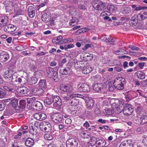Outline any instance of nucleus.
I'll return each instance as SVG.
<instances>
[{"mask_svg":"<svg viewBox=\"0 0 147 147\" xmlns=\"http://www.w3.org/2000/svg\"><path fill=\"white\" fill-rule=\"evenodd\" d=\"M79 103V101L76 98L70 99L69 102V109L71 111L72 114H76V110L77 109V106Z\"/></svg>","mask_w":147,"mask_h":147,"instance_id":"1","label":"nucleus"},{"mask_svg":"<svg viewBox=\"0 0 147 147\" xmlns=\"http://www.w3.org/2000/svg\"><path fill=\"white\" fill-rule=\"evenodd\" d=\"M92 6L97 11H104L106 9L105 3L100 0H95L92 3Z\"/></svg>","mask_w":147,"mask_h":147,"instance_id":"2","label":"nucleus"},{"mask_svg":"<svg viewBox=\"0 0 147 147\" xmlns=\"http://www.w3.org/2000/svg\"><path fill=\"white\" fill-rule=\"evenodd\" d=\"M123 109H120V107L118 108V113H120L122 111L123 114L126 115H131L133 111V109L131 107V105L129 104H126L123 107Z\"/></svg>","mask_w":147,"mask_h":147,"instance_id":"3","label":"nucleus"},{"mask_svg":"<svg viewBox=\"0 0 147 147\" xmlns=\"http://www.w3.org/2000/svg\"><path fill=\"white\" fill-rule=\"evenodd\" d=\"M40 128L43 131L48 132L51 130L52 127L51 124L49 122L43 121L40 124Z\"/></svg>","mask_w":147,"mask_h":147,"instance_id":"4","label":"nucleus"},{"mask_svg":"<svg viewBox=\"0 0 147 147\" xmlns=\"http://www.w3.org/2000/svg\"><path fill=\"white\" fill-rule=\"evenodd\" d=\"M51 117L52 121L56 123H59L63 121V117L59 112L53 114Z\"/></svg>","mask_w":147,"mask_h":147,"instance_id":"5","label":"nucleus"},{"mask_svg":"<svg viewBox=\"0 0 147 147\" xmlns=\"http://www.w3.org/2000/svg\"><path fill=\"white\" fill-rule=\"evenodd\" d=\"M78 88L79 91L83 92H88L90 90L89 86L86 83H81L78 84Z\"/></svg>","mask_w":147,"mask_h":147,"instance_id":"6","label":"nucleus"},{"mask_svg":"<svg viewBox=\"0 0 147 147\" xmlns=\"http://www.w3.org/2000/svg\"><path fill=\"white\" fill-rule=\"evenodd\" d=\"M67 147H77L78 142L77 140L74 138H70L67 140L66 142Z\"/></svg>","mask_w":147,"mask_h":147,"instance_id":"7","label":"nucleus"},{"mask_svg":"<svg viewBox=\"0 0 147 147\" xmlns=\"http://www.w3.org/2000/svg\"><path fill=\"white\" fill-rule=\"evenodd\" d=\"M32 93L36 95H40L43 94L44 90L42 88L39 87H35L31 90Z\"/></svg>","mask_w":147,"mask_h":147,"instance_id":"8","label":"nucleus"},{"mask_svg":"<svg viewBox=\"0 0 147 147\" xmlns=\"http://www.w3.org/2000/svg\"><path fill=\"white\" fill-rule=\"evenodd\" d=\"M86 107L88 110H91L94 106V101L92 98H87L86 99Z\"/></svg>","mask_w":147,"mask_h":147,"instance_id":"9","label":"nucleus"},{"mask_svg":"<svg viewBox=\"0 0 147 147\" xmlns=\"http://www.w3.org/2000/svg\"><path fill=\"white\" fill-rule=\"evenodd\" d=\"M116 83H117V85L115 87V88L118 90H121L124 88L125 82L124 81H122L121 80H119L118 79L115 80L113 84Z\"/></svg>","mask_w":147,"mask_h":147,"instance_id":"10","label":"nucleus"},{"mask_svg":"<svg viewBox=\"0 0 147 147\" xmlns=\"http://www.w3.org/2000/svg\"><path fill=\"white\" fill-rule=\"evenodd\" d=\"M105 89V88L103 87V85L102 84H95L93 86V90L95 91L98 92L102 93Z\"/></svg>","mask_w":147,"mask_h":147,"instance_id":"11","label":"nucleus"},{"mask_svg":"<svg viewBox=\"0 0 147 147\" xmlns=\"http://www.w3.org/2000/svg\"><path fill=\"white\" fill-rule=\"evenodd\" d=\"M16 29V26L12 24H8L5 26L4 28V30L8 33L14 32Z\"/></svg>","mask_w":147,"mask_h":147,"instance_id":"12","label":"nucleus"},{"mask_svg":"<svg viewBox=\"0 0 147 147\" xmlns=\"http://www.w3.org/2000/svg\"><path fill=\"white\" fill-rule=\"evenodd\" d=\"M139 16H138V15H134L131 18L130 21V25L132 26H136L139 20Z\"/></svg>","mask_w":147,"mask_h":147,"instance_id":"13","label":"nucleus"},{"mask_svg":"<svg viewBox=\"0 0 147 147\" xmlns=\"http://www.w3.org/2000/svg\"><path fill=\"white\" fill-rule=\"evenodd\" d=\"M52 98L53 102H54L55 105L59 107H60L62 105L61 100L59 96H52Z\"/></svg>","mask_w":147,"mask_h":147,"instance_id":"14","label":"nucleus"},{"mask_svg":"<svg viewBox=\"0 0 147 147\" xmlns=\"http://www.w3.org/2000/svg\"><path fill=\"white\" fill-rule=\"evenodd\" d=\"M34 117L37 120L42 121L45 119L47 117V116L45 114L42 113H36L34 115Z\"/></svg>","mask_w":147,"mask_h":147,"instance_id":"15","label":"nucleus"},{"mask_svg":"<svg viewBox=\"0 0 147 147\" xmlns=\"http://www.w3.org/2000/svg\"><path fill=\"white\" fill-rule=\"evenodd\" d=\"M9 19L7 16L0 17V26L3 27L8 23Z\"/></svg>","mask_w":147,"mask_h":147,"instance_id":"16","label":"nucleus"},{"mask_svg":"<svg viewBox=\"0 0 147 147\" xmlns=\"http://www.w3.org/2000/svg\"><path fill=\"white\" fill-rule=\"evenodd\" d=\"M71 67L69 65L62 70H61L60 73L62 75H67L71 72Z\"/></svg>","mask_w":147,"mask_h":147,"instance_id":"17","label":"nucleus"},{"mask_svg":"<svg viewBox=\"0 0 147 147\" xmlns=\"http://www.w3.org/2000/svg\"><path fill=\"white\" fill-rule=\"evenodd\" d=\"M16 90L17 92L20 94H26L28 91V89L24 86L19 87Z\"/></svg>","mask_w":147,"mask_h":147,"instance_id":"18","label":"nucleus"},{"mask_svg":"<svg viewBox=\"0 0 147 147\" xmlns=\"http://www.w3.org/2000/svg\"><path fill=\"white\" fill-rule=\"evenodd\" d=\"M14 5V3L13 1H6L5 3V6L6 10H12Z\"/></svg>","mask_w":147,"mask_h":147,"instance_id":"19","label":"nucleus"},{"mask_svg":"<svg viewBox=\"0 0 147 147\" xmlns=\"http://www.w3.org/2000/svg\"><path fill=\"white\" fill-rule=\"evenodd\" d=\"M60 89L64 92H70L72 90L71 87L69 85H64L61 84L60 85Z\"/></svg>","mask_w":147,"mask_h":147,"instance_id":"20","label":"nucleus"},{"mask_svg":"<svg viewBox=\"0 0 147 147\" xmlns=\"http://www.w3.org/2000/svg\"><path fill=\"white\" fill-rule=\"evenodd\" d=\"M28 14L29 17L33 18L35 15V8L33 6H29L28 9Z\"/></svg>","mask_w":147,"mask_h":147,"instance_id":"21","label":"nucleus"},{"mask_svg":"<svg viewBox=\"0 0 147 147\" xmlns=\"http://www.w3.org/2000/svg\"><path fill=\"white\" fill-rule=\"evenodd\" d=\"M51 17V14L47 12L42 15V20L43 21L47 22L50 20Z\"/></svg>","mask_w":147,"mask_h":147,"instance_id":"22","label":"nucleus"},{"mask_svg":"<svg viewBox=\"0 0 147 147\" xmlns=\"http://www.w3.org/2000/svg\"><path fill=\"white\" fill-rule=\"evenodd\" d=\"M82 69V73L87 74L92 71V68L91 66L88 65L84 67Z\"/></svg>","mask_w":147,"mask_h":147,"instance_id":"23","label":"nucleus"},{"mask_svg":"<svg viewBox=\"0 0 147 147\" xmlns=\"http://www.w3.org/2000/svg\"><path fill=\"white\" fill-rule=\"evenodd\" d=\"M18 99L17 98H14L12 100H11V103L12 107L17 110H19V109L18 103Z\"/></svg>","mask_w":147,"mask_h":147,"instance_id":"24","label":"nucleus"},{"mask_svg":"<svg viewBox=\"0 0 147 147\" xmlns=\"http://www.w3.org/2000/svg\"><path fill=\"white\" fill-rule=\"evenodd\" d=\"M25 144L27 147H32L34 144V141L31 138H28L26 140Z\"/></svg>","mask_w":147,"mask_h":147,"instance_id":"25","label":"nucleus"},{"mask_svg":"<svg viewBox=\"0 0 147 147\" xmlns=\"http://www.w3.org/2000/svg\"><path fill=\"white\" fill-rule=\"evenodd\" d=\"M9 55L7 53L0 55V60L3 62H5L7 61L9 59Z\"/></svg>","mask_w":147,"mask_h":147,"instance_id":"26","label":"nucleus"},{"mask_svg":"<svg viewBox=\"0 0 147 147\" xmlns=\"http://www.w3.org/2000/svg\"><path fill=\"white\" fill-rule=\"evenodd\" d=\"M33 105L37 110H40L42 109V104L40 102L38 101H36L34 103Z\"/></svg>","mask_w":147,"mask_h":147,"instance_id":"27","label":"nucleus"},{"mask_svg":"<svg viewBox=\"0 0 147 147\" xmlns=\"http://www.w3.org/2000/svg\"><path fill=\"white\" fill-rule=\"evenodd\" d=\"M97 138L94 137H92L90 138V141L88 142V144L92 147L94 146L97 142Z\"/></svg>","mask_w":147,"mask_h":147,"instance_id":"28","label":"nucleus"},{"mask_svg":"<svg viewBox=\"0 0 147 147\" xmlns=\"http://www.w3.org/2000/svg\"><path fill=\"white\" fill-rule=\"evenodd\" d=\"M26 106V101L24 100H20L19 102V110H21L22 111L25 109Z\"/></svg>","mask_w":147,"mask_h":147,"instance_id":"29","label":"nucleus"},{"mask_svg":"<svg viewBox=\"0 0 147 147\" xmlns=\"http://www.w3.org/2000/svg\"><path fill=\"white\" fill-rule=\"evenodd\" d=\"M138 78L140 80H143L145 78V73L141 71H139L136 73Z\"/></svg>","mask_w":147,"mask_h":147,"instance_id":"30","label":"nucleus"},{"mask_svg":"<svg viewBox=\"0 0 147 147\" xmlns=\"http://www.w3.org/2000/svg\"><path fill=\"white\" fill-rule=\"evenodd\" d=\"M45 103L46 105H50L53 102L52 96L47 97L44 100Z\"/></svg>","mask_w":147,"mask_h":147,"instance_id":"31","label":"nucleus"},{"mask_svg":"<svg viewBox=\"0 0 147 147\" xmlns=\"http://www.w3.org/2000/svg\"><path fill=\"white\" fill-rule=\"evenodd\" d=\"M38 84L39 87L43 88V89L47 86L46 80H40Z\"/></svg>","mask_w":147,"mask_h":147,"instance_id":"32","label":"nucleus"},{"mask_svg":"<svg viewBox=\"0 0 147 147\" xmlns=\"http://www.w3.org/2000/svg\"><path fill=\"white\" fill-rule=\"evenodd\" d=\"M96 144L98 146L101 147H106L105 145L106 144V142L105 140L103 139H100L97 140Z\"/></svg>","mask_w":147,"mask_h":147,"instance_id":"33","label":"nucleus"},{"mask_svg":"<svg viewBox=\"0 0 147 147\" xmlns=\"http://www.w3.org/2000/svg\"><path fill=\"white\" fill-rule=\"evenodd\" d=\"M116 40V38H113L112 37L109 36L107 37V40H106V42L108 43L110 45H114Z\"/></svg>","mask_w":147,"mask_h":147,"instance_id":"34","label":"nucleus"},{"mask_svg":"<svg viewBox=\"0 0 147 147\" xmlns=\"http://www.w3.org/2000/svg\"><path fill=\"white\" fill-rule=\"evenodd\" d=\"M138 16H139L140 20H143L147 19V11H145L142 13H139L138 14Z\"/></svg>","mask_w":147,"mask_h":147,"instance_id":"35","label":"nucleus"},{"mask_svg":"<svg viewBox=\"0 0 147 147\" xmlns=\"http://www.w3.org/2000/svg\"><path fill=\"white\" fill-rule=\"evenodd\" d=\"M22 80L20 78H17L15 75L13 76V85L15 84H18L21 82Z\"/></svg>","mask_w":147,"mask_h":147,"instance_id":"36","label":"nucleus"},{"mask_svg":"<svg viewBox=\"0 0 147 147\" xmlns=\"http://www.w3.org/2000/svg\"><path fill=\"white\" fill-rule=\"evenodd\" d=\"M37 80L36 78L32 77L28 80V82L29 84H35L37 82Z\"/></svg>","mask_w":147,"mask_h":147,"instance_id":"37","label":"nucleus"},{"mask_svg":"<svg viewBox=\"0 0 147 147\" xmlns=\"http://www.w3.org/2000/svg\"><path fill=\"white\" fill-rule=\"evenodd\" d=\"M136 111L137 114L142 116L144 113V110L143 108L139 106L136 109Z\"/></svg>","mask_w":147,"mask_h":147,"instance_id":"38","label":"nucleus"},{"mask_svg":"<svg viewBox=\"0 0 147 147\" xmlns=\"http://www.w3.org/2000/svg\"><path fill=\"white\" fill-rule=\"evenodd\" d=\"M107 9L112 13H114L116 10V8L115 5H110L108 6Z\"/></svg>","mask_w":147,"mask_h":147,"instance_id":"39","label":"nucleus"},{"mask_svg":"<svg viewBox=\"0 0 147 147\" xmlns=\"http://www.w3.org/2000/svg\"><path fill=\"white\" fill-rule=\"evenodd\" d=\"M33 125H31L30 126V132L32 135H36L37 133V130L34 127Z\"/></svg>","mask_w":147,"mask_h":147,"instance_id":"40","label":"nucleus"},{"mask_svg":"<svg viewBox=\"0 0 147 147\" xmlns=\"http://www.w3.org/2000/svg\"><path fill=\"white\" fill-rule=\"evenodd\" d=\"M3 77L5 79L10 78L12 76L10 72V71L9 70L6 71L3 75Z\"/></svg>","mask_w":147,"mask_h":147,"instance_id":"41","label":"nucleus"},{"mask_svg":"<svg viewBox=\"0 0 147 147\" xmlns=\"http://www.w3.org/2000/svg\"><path fill=\"white\" fill-rule=\"evenodd\" d=\"M53 69L51 67H49L47 69V72L48 76H51L54 73Z\"/></svg>","mask_w":147,"mask_h":147,"instance_id":"42","label":"nucleus"},{"mask_svg":"<svg viewBox=\"0 0 147 147\" xmlns=\"http://www.w3.org/2000/svg\"><path fill=\"white\" fill-rule=\"evenodd\" d=\"M13 75L10 78L5 79L6 82L10 84H13Z\"/></svg>","mask_w":147,"mask_h":147,"instance_id":"43","label":"nucleus"},{"mask_svg":"<svg viewBox=\"0 0 147 147\" xmlns=\"http://www.w3.org/2000/svg\"><path fill=\"white\" fill-rule=\"evenodd\" d=\"M78 22V20L76 18H73L72 20L69 22L70 25L71 26H73L76 24H77Z\"/></svg>","mask_w":147,"mask_h":147,"instance_id":"44","label":"nucleus"},{"mask_svg":"<svg viewBox=\"0 0 147 147\" xmlns=\"http://www.w3.org/2000/svg\"><path fill=\"white\" fill-rule=\"evenodd\" d=\"M131 12L130 8L129 7H126L124 9L123 13V14L127 15Z\"/></svg>","mask_w":147,"mask_h":147,"instance_id":"45","label":"nucleus"},{"mask_svg":"<svg viewBox=\"0 0 147 147\" xmlns=\"http://www.w3.org/2000/svg\"><path fill=\"white\" fill-rule=\"evenodd\" d=\"M103 112L105 115H111L112 114V111L111 109L106 108L103 110Z\"/></svg>","mask_w":147,"mask_h":147,"instance_id":"46","label":"nucleus"},{"mask_svg":"<svg viewBox=\"0 0 147 147\" xmlns=\"http://www.w3.org/2000/svg\"><path fill=\"white\" fill-rule=\"evenodd\" d=\"M44 137L46 140H51L53 138L52 136L50 134H45Z\"/></svg>","mask_w":147,"mask_h":147,"instance_id":"47","label":"nucleus"},{"mask_svg":"<svg viewBox=\"0 0 147 147\" xmlns=\"http://www.w3.org/2000/svg\"><path fill=\"white\" fill-rule=\"evenodd\" d=\"M3 88L5 90L12 92H13L15 91V89L11 88L9 87L6 86H3Z\"/></svg>","mask_w":147,"mask_h":147,"instance_id":"48","label":"nucleus"},{"mask_svg":"<svg viewBox=\"0 0 147 147\" xmlns=\"http://www.w3.org/2000/svg\"><path fill=\"white\" fill-rule=\"evenodd\" d=\"M74 47V45L72 44L69 45L66 44L64 45L65 50V51L67 50V49H71Z\"/></svg>","mask_w":147,"mask_h":147,"instance_id":"49","label":"nucleus"},{"mask_svg":"<svg viewBox=\"0 0 147 147\" xmlns=\"http://www.w3.org/2000/svg\"><path fill=\"white\" fill-rule=\"evenodd\" d=\"M52 76H53V79L57 81L58 80V77L57 72L54 71Z\"/></svg>","mask_w":147,"mask_h":147,"instance_id":"50","label":"nucleus"},{"mask_svg":"<svg viewBox=\"0 0 147 147\" xmlns=\"http://www.w3.org/2000/svg\"><path fill=\"white\" fill-rule=\"evenodd\" d=\"M142 142L145 145L147 146V136H144L143 137Z\"/></svg>","mask_w":147,"mask_h":147,"instance_id":"51","label":"nucleus"},{"mask_svg":"<svg viewBox=\"0 0 147 147\" xmlns=\"http://www.w3.org/2000/svg\"><path fill=\"white\" fill-rule=\"evenodd\" d=\"M110 15V13L109 12L107 11L102 12L100 14L101 16L103 17L105 16L106 15L109 16Z\"/></svg>","mask_w":147,"mask_h":147,"instance_id":"52","label":"nucleus"},{"mask_svg":"<svg viewBox=\"0 0 147 147\" xmlns=\"http://www.w3.org/2000/svg\"><path fill=\"white\" fill-rule=\"evenodd\" d=\"M114 85H113V84H109V90L110 91H113L114 90V87L113 86H115V85H116V84H114Z\"/></svg>","mask_w":147,"mask_h":147,"instance_id":"53","label":"nucleus"},{"mask_svg":"<svg viewBox=\"0 0 147 147\" xmlns=\"http://www.w3.org/2000/svg\"><path fill=\"white\" fill-rule=\"evenodd\" d=\"M6 96V94L3 92L2 90L0 89V98H3Z\"/></svg>","mask_w":147,"mask_h":147,"instance_id":"54","label":"nucleus"},{"mask_svg":"<svg viewBox=\"0 0 147 147\" xmlns=\"http://www.w3.org/2000/svg\"><path fill=\"white\" fill-rule=\"evenodd\" d=\"M77 97L81 98L83 99H85L86 98V96L85 94L83 95L80 94H77Z\"/></svg>","mask_w":147,"mask_h":147,"instance_id":"55","label":"nucleus"},{"mask_svg":"<svg viewBox=\"0 0 147 147\" xmlns=\"http://www.w3.org/2000/svg\"><path fill=\"white\" fill-rule=\"evenodd\" d=\"M146 117L145 116H143L142 117H140V118L141 119H142V121L140 123L142 125H143L145 124V123L147 122V121H145V117Z\"/></svg>","mask_w":147,"mask_h":147,"instance_id":"56","label":"nucleus"},{"mask_svg":"<svg viewBox=\"0 0 147 147\" xmlns=\"http://www.w3.org/2000/svg\"><path fill=\"white\" fill-rule=\"evenodd\" d=\"M129 48L131 49L132 50H137L138 51L139 50V48L138 47H134L131 45H129Z\"/></svg>","mask_w":147,"mask_h":147,"instance_id":"57","label":"nucleus"},{"mask_svg":"<svg viewBox=\"0 0 147 147\" xmlns=\"http://www.w3.org/2000/svg\"><path fill=\"white\" fill-rule=\"evenodd\" d=\"M5 107V104L3 103H0V111H2L4 110Z\"/></svg>","mask_w":147,"mask_h":147,"instance_id":"58","label":"nucleus"},{"mask_svg":"<svg viewBox=\"0 0 147 147\" xmlns=\"http://www.w3.org/2000/svg\"><path fill=\"white\" fill-rule=\"evenodd\" d=\"M78 8L83 11H84L86 9V7L83 5H80L78 6Z\"/></svg>","mask_w":147,"mask_h":147,"instance_id":"59","label":"nucleus"},{"mask_svg":"<svg viewBox=\"0 0 147 147\" xmlns=\"http://www.w3.org/2000/svg\"><path fill=\"white\" fill-rule=\"evenodd\" d=\"M65 55L67 58H72L73 57V56L70 52H67L65 54Z\"/></svg>","mask_w":147,"mask_h":147,"instance_id":"60","label":"nucleus"},{"mask_svg":"<svg viewBox=\"0 0 147 147\" xmlns=\"http://www.w3.org/2000/svg\"><path fill=\"white\" fill-rule=\"evenodd\" d=\"M115 70L118 72L121 71L122 70V68L121 67L119 66H116L114 67Z\"/></svg>","mask_w":147,"mask_h":147,"instance_id":"61","label":"nucleus"},{"mask_svg":"<svg viewBox=\"0 0 147 147\" xmlns=\"http://www.w3.org/2000/svg\"><path fill=\"white\" fill-rule=\"evenodd\" d=\"M77 94H71L69 95V97L70 98L72 99L75 98L77 97Z\"/></svg>","mask_w":147,"mask_h":147,"instance_id":"62","label":"nucleus"},{"mask_svg":"<svg viewBox=\"0 0 147 147\" xmlns=\"http://www.w3.org/2000/svg\"><path fill=\"white\" fill-rule=\"evenodd\" d=\"M124 50H122L121 49H119V50L115 51L114 52V53L115 54H116V55H120L121 54V52L122 51H123Z\"/></svg>","mask_w":147,"mask_h":147,"instance_id":"63","label":"nucleus"},{"mask_svg":"<svg viewBox=\"0 0 147 147\" xmlns=\"http://www.w3.org/2000/svg\"><path fill=\"white\" fill-rule=\"evenodd\" d=\"M94 111L95 114L97 115H98L100 113V111L99 108L97 107H96Z\"/></svg>","mask_w":147,"mask_h":147,"instance_id":"64","label":"nucleus"}]
</instances>
